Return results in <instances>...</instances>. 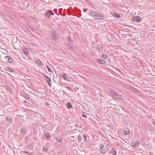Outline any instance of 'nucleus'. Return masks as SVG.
<instances>
[{
  "instance_id": "41",
  "label": "nucleus",
  "mask_w": 155,
  "mask_h": 155,
  "mask_svg": "<svg viewBox=\"0 0 155 155\" xmlns=\"http://www.w3.org/2000/svg\"><path fill=\"white\" fill-rule=\"evenodd\" d=\"M46 104H47V105H49V104H48V103H46Z\"/></svg>"
},
{
  "instance_id": "14",
  "label": "nucleus",
  "mask_w": 155,
  "mask_h": 155,
  "mask_svg": "<svg viewBox=\"0 0 155 155\" xmlns=\"http://www.w3.org/2000/svg\"><path fill=\"white\" fill-rule=\"evenodd\" d=\"M67 106L68 109L71 108L72 107L71 103L70 102H68L67 104Z\"/></svg>"
},
{
  "instance_id": "31",
  "label": "nucleus",
  "mask_w": 155,
  "mask_h": 155,
  "mask_svg": "<svg viewBox=\"0 0 155 155\" xmlns=\"http://www.w3.org/2000/svg\"><path fill=\"white\" fill-rule=\"evenodd\" d=\"M124 133L125 135H127V131L126 130H124Z\"/></svg>"
},
{
  "instance_id": "35",
  "label": "nucleus",
  "mask_w": 155,
  "mask_h": 155,
  "mask_svg": "<svg viewBox=\"0 0 155 155\" xmlns=\"http://www.w3.org/2000/svg\"><path fill=\"white\" fill-rule=\"evenodd\" d=\"M102 150L101 151V153H104L105 152L103 151L104 150Z\"/></svg>"
},
{
  "instance_id": "17",
  "label": "nucleus",
  "mask_w": 155,
  "mask_h": 155,
  "mask_svg": "<svg viewBox=\"0 0 155 155\" xmlns=\"http://www.w3.org/2000/svg\"><path fill=\"white\" fill-rule=\"evenodd\" d=\"M112 15L114 17H117V18H119L120 17V15L117 13H114V14H113Z\"/></svg>"
},
{
  "instance_id": "15",
  "label": "nucleus",
  "mask_w": 155,
  "mask_h": 155,
  "mask_svg": "<svg viewBox=\"0 0 155 155\" xmlns=\"http://www.w3.org/2000/svg\"><path fill=\"white\" fill-rule=\"evenodd\" d=\"M97 61L100 63L102 64L105 63V61L103 59H97Z\"/></svg>"
},
{
  "instance_id": "36",
  "label": "nucleus",
  "mask_w": 155,
  "mask_h": 155,
  "mask_svg": "<svg viewBox=\"0 0 155 155\" xmlns=\"http://www.w3.org/2000/svg\"><path fill=\"white\" fill-rule=\"evenodd\" d=\"M87 9H84V12H86L87 11Z\"/></svg>"
},
{
  "instance_id": "29",
  "label": "nucleus",
  "mask_w": 155,
  "mask_h": 155,
  "mask_svg": "<svg viewBox=\"0 0 155 155\" xmlns=\"http://www.w3.org/2000/svg\"><path fill=\"white\" fill-rule=\"evenodd\" d=\"M82 115L84 118H86L87 117V115L84 113L82 114Z\"/></svg>"
},
{
  "instance_id": "2",
  "label": "nucleus",
  "mask_w": 155,
  "mask_h": 155,
  "mask_svg": "<svg viewBox=\"0 0 155 155\" xmlns=\"http://www.w3.org/2000/svg\"><path fill=\"white\" fill-rule=\"evenodd\" d=\"M111 94L112 95V96L117 101H119L121 99V98L120 97V96L118 94L115 92H114L113 91H111L110 92Z\"/></svg>"
},
{
  "instance_id": "3",
  "label": "nucleus",
  "mask_w": 155,
  "mask_h": 155,
  "mask_svg": "<svg viewBox=\"0 0 155 155\" xmlns=\"http://www.w3.org/2000/svg\"><path fill=\"white\" fill-rule=\"evenodd\" d=\"M104 16H102L101 14L96 13V14L95 17L94 18L97 19L101 20L104 19Z\"/></svg>"
},
{
  "instance_id": "20",
  "label": "nucleus",
  "mask_w": 155,
  "mask_h": 155,
  "mask_svg": "<svg viewBox=\"0 0 155 155\" xmlns=\"http://www.w3.org/2000/svg\"><path fill=\"white\" fill-rule=\"evenodd\" d=\"M104 145L103 144L100 145V148L101 150H105L104 148Z\"/></svg>"
},
{
  "instance_id": "33",
  "label": "nucleus",
  "mask_w": 155,
  "mask_h": 155,
  "mask_svg": "<svg viewBox=\"0 0 155 155\" xmlns=\"http://www.w3.org/2000/svg\"><path fill=\"white\" fill-rule=\"evenodd\" d=\"M130 89L131 90H133V91H134V90H136V89L134 88V87H130Z\"/></svg>"
},
{
  "instance_id": "4",
  "label": "nucleus",
  "mask_w": 155,
  "mask_h": 155,
  "mask_svg": "<svg viewBox=\"0 0 155 155\" xmlns=\"http://www.w3.org/2000/svg\"><path fill=\"white\" fill-rule=\"evenodd\" d=\"M54 15L53 12L51 11H48L47 12L45 13V16H46V17L47 18H49L50 17L51 15Z\"/></svg>"
},
{
  "instance_id": "32",
  "label": "nucleus",
  "mask_w": 155,
  "mask_h": 155,
  "mask_svg": "<svg viewBox=\"0 0 155 155\" xmlns=\"http://www.w3.org/2000/svg\"><path fill=\"white\" fill-rule=\"evenodd\" d=\"M37 63L40 65H41V62L39 61H38V62L37 61Z\"/></svg>"
},
{
  "instance_id": "25",
  "label": "nucleus",
  "mask_w": 155,
  "mask_h": 155,
  "mask_svg": "<svg viewBox=\"0 0 155 155\" xmlns=\"http://www.w3.org/2000/svg\"><path fill=\"white\" fill-rule=\"evenodd\" d=\"M6 120H7L8 122H10L12 121V119L11 118H8L7 117L6 119Z\"/></svg>"
},
{
  "instance_id": "8",
  "label": "nucleus",
  "mask_w": 155,
  "mask_h": 155,
  "mask_svg": "<svg viewBox=\"0 0 155 155\" xmlns=\"http://www.w3.org/2000/svg\"><path fill=\"white\" fill-rule=\"evenodd\" d=\"M51 34L53 36V38L54 39V40L55 41H57L58 39V37L56 35V34L55 33V31H52Z\"/></svg>"
},
{
  "instance_id": "11",
  "label": "nucleus",
  "mask_w": 155,
  "mask_h": 155,
  "mask_svg": "<svg viewBox=\"0 0 155 155\" xmlns=\"http://www.w3.org/2000/svg\"><path fill=\"white\" fill-rule=\"evenodd\" d=\"M5 70L10 72L11 73H14V70L11 68L10 67H8L7 68L5 69Z\"/></svg>"
},
{
  "instance_id": "34",
  "label": "nucleus",
  "mask_w": 155,
  "mask_h": 155,
  "mask_svg": "<svg viewBox=\"0 0 155 155\" xmlns=\"http://www.w3.org/2000/svg\"><path fill=\"white\" fill-rule=\"evenodd\" d=\"M25 97L26 99H28V98H27V97H28H28H29L27 95H26V96Z\"/></svg>"
},
{
  "instance_id": "6",
  "label": "nucleus",
  "mask_w": 155,
  "mask_h": 155,
  "mask_svg": "<svg viewBox=\"0 0 155 155\" xmlns=\"http://www.w3.org/2000/svg\"><path fill=\"white\" fill-rule=\"evenodd\" d=\"M5 58L7 62L12 63L13 61L11 57L8 56H5Z\"/></svg>"
},
{
  "instance_id": "23",
  "label": "nucleus",
  "mask_w": 155,
  "mask_h": 155,
  "mask_svg": "<svg viewBox=\"0 0 155 155\" xmlns=\"http://www.w3.org/2000/svg\"><path fill=\"white\" fill-rule=\"evenodd\" d=\"M23 153H27L28 155H30V154H31L32 153V152H30V151H29V152H28V151H24L23 152Z\"/></svg>"
},
{
  "instance_id": "26",
  "label": "nucleus",
  "mask_w": 155,
  "mask_h": 155,
  "mask_svg": "<svg viewBox=\"0 0 155 155\" xmlns=\"http://www.w3.org/2000/svg\"><path fill=\"white\" fill-rule=\"evenodd\" d=\"M46 67L48 71H50V72H53L51 70V69L47 65Z\"/></svg>"
},
{
  "instance_id": "27",
  "label": "nucleus",
  "mask_w": 155,
  "mask_h": 155,
  "mask_svg": "<svg viewBox=\"0 0 155 155\" xmlns=\"http://www.w3.org/2000/svg\"><path fill=\"white\" fill-rule=\"evenodd\" d=\"M45 137L47 138H49L50 137V135L49 134H46L45 135Z\"/></svg>"
},
{
  "instance_id": "30",
  "label": "nucleus",
  "mask_w": 155,
  "mask_h": 155,
  "mask_svg": "<svg viewBox=\"0 0 155 155\" xmlns=\"http://www.w3.org/2000/svg\"><path fill=\"white\" fill-rule=\"evenodd\" d=\"M29 28L32 31H33V32H35L34 30L33 29V28L32 27H31L30 26H29Z\"/></svg>"
},
{
  "instance_id": "37",
  "label": "nucleus",
  "mask_w": 155,
  "mask_h": 155,
  "mask_svg": "<svg viewBox=\"0 0 155 155\" xmlns=\"http://www.w3.org/2000/svg\"><path fill=\"white\" fill-rule=\"evenodd\" d=\"M67 89H70V90H71V89L70 88H69V87H67Z\"/></svg>"
},
{
  "instance_id": "22",
  "label": "nucleus",
  "mask_w": 155,
  "mask_h": 155,
  "mask_svg": "<svg viewBox=\"0 0 155 155\" xmlns=\"http://www.w3.org/2000/svg\"><path fill=\"white\" fill-rule=\"evenodd\" d=\"M21 133L23 134H25V129L24 128H21Z\"/></svg>"
},
{
  "instance_id": "13",
  "label": "nucleus",
  "mask_w": 155,
  "mask_h": 155,
  "mask_svg": "<svg viewBox=\"0 0 155 155\" xmlns=\"http://www.w3.org/2000/svg\"><path fill=\"white\" fill-rule=\"evenodd\" d=\"M110 153L112 154V155H116L117 153L116 150L114 149V148H112V151H110Z\"/></svg>"
},
{
  "instance_id": "16",
  "label": "nucleus",
  "mask_w": 155,
  "mask_h": 155,
  "mask_svg": "<svg viewBox=\"0 0 155 155\" xmlns=\"http://www.w3.org/2000/svg\"><path fill=\"white\" fill-rule=\"evenodd\" d=\"M48 146H45L43 148V151L45 152H46L48 149Z\"/></svg>"
},
{
  "instance_id": "19",
  "label": "nucleus",
  "mask_w": 155,
  "mask_h": 155,
  "mask_svg": "<svg viewBox=\"0 0 155 155\" xmlns=\"http://www.w3.org/2000/svg\"><path fill=\"white\" fill-rule=\"evenodd\" d=\"M83 138L84 139V141L85 142H87V137L86 136L85 134L83 135Z\"/></svg>"
},
{
  "instance_id": "5",
  "label": "nucleus",
  "mask_w": 155,
  "mask_h": 155,
  "mask_svg": "<svg viewBox=\"0 0 155 155\" xmlns=\"http://www.w3.org/2000/svg\"><path fill=\"white\" fill-rule=\"evenodd\" d=\"M132 20L136 22H140L141 20V18L139 16H135L132 18Z\"/></svg>"
},
{
  "instance_id": "39",
  "label": "nucleus",
  "mask_w": 155,
  "mask_h": 155,
  "mask_svg": "<svg viewBox=\"0 0 155 155\" xmlns=\"http://www.w3.org/2000/svg\"><path fill=\"white\" fill-rule=\"evenodd\" d=\"M11 90L10 88V87H9V89H8V90Z\"/></svg>"
},
{
  "instance_id": "1",
  "label": "nucleus",
  "mask_w": 155,
  "mask_h": 155,
  "mask_svg": "<svg viewBox=\"0 0 155 155\" xmlns=\"http://www.w3.org/2000/svg\"><path fill=\"white\" fill-rule=\"evenodd\" d=\"M66 45L68 49L70 50H73L74 49V47L70 37H68L66 41Z\"/></svg>"
},
{
  "instance_id": "40",
  "label": "nucleus",
  "mask_w": 155,
  "mask_h": 155,
  "mask_svg": "<svg viewBox=\"0 0 155 155\" xmlns=\"http://www.w3.org/2000/svg\"><path fill=\"white\" fill-rule=\"evenodd\" d=\"M11 90L10 88V87H9V89H8V90Z\"/></svg>"
},
{
  "instance_id": "38",
  "label": "nucleus",
  "mask_w": 155,
  "mask_h": 155,
  "mask_svg": "<svg viewBox=\"0 0 155 155\" xmlns=\"http://www.w3.org/2000/svg\"><path fill=\"white\" fill-rule=\"evenodd\" d=\"M11 90L10 88V87H9V89H8V90Z\"/></svg>"
},
{
  "instance_id": "7",
  "label": "nucleus",
  "mask_w": 155,
  "mask_h": 155,
  "mask_svg": "<svg viewBox=\"0 0 155 155\" xmlns=\"http://www.w3.org/2000/svg\"><path fill=\"white\" fill-rule=\"evenodd\" d=\"M46 80L49 86L51 87V79L48 76H46Z\"/></svg>"
},
{
  "instance_id": "12",
  "label": "nucleus",
  "mask_w": 155,
  "mask_h": 155,
  "mask_svg": "<svg viewBox=\"0 0 155 155\" xmlns=\"http://www.w3.org/2000/svg\"><path fill=\"white\" fill-rule=\"evenodd\" d=\"M96 13V12L93 11H91L90 13V14L91 16L94 18V17H95Z\"/></svg>"
},
{
  "instance_id": "24",
  "label": "nucleus",
  "mask_w": 155,
  "mask_h": 155,
  "mask_svg": "<svg viewBox=\"0 0 155 155\" xmlns=\"http://www.w3.org/2000/svg\"><path fill=\"white\" fill-rule=\"evenodd\" d=\"M78 139L79 142H81V135H79L78 137Z\"/></svg>"
},
{
  "instance_id": "10",
  "label": "nucleus",
  "mask_w": 155,
  "mask_h": 155,
  "mask_svg": "<svg viewBox=\"0 0 155 155\" xmlns=\"http://www.w3.org/2000/svg\"><path fill=\"white\" fill-rule=\"evenodd\" d=\"M62 77L64 80L67 81L68 80L69 77L66 74H64L62 76Z\"/></svg>"
},
{
  "instance_id": "9",
  "label": "nucleus",
  "mask_w": 155,
  "mask_h": 155,
  "mask_svg": "<svg viewBox=\"0 0 155 155\" xmlns=\"http://www.w3.org/2000/svg\"><path fill=\"white\" fill-rule=\"evenodd\" d=\"M140 144V142L139 141L135 142L133 143L131 145V146L133 147L134 148H137Z\"/></svg>"
},
{
  "instance_id": "18",
  "label": "nucleus",
  "mask_w": 155,
  "mask_h": 155,
  "mask_svg": "<svg viewBox=\"0 0 155 155\" xmlns=\"http://www.w3.org/2000/svg\"><path fill=\"white\" fill-rule=\"evenodd\" d=\"M23 50L24 53L26 56H27L28 54V51H27V49H24Z\"/></svg>"
},
{
  "instance_id": "21",
  "label": "nucleus",
  "mask_w": 155,
  "mask_h": 155,
  "mask_svg": "<svg viewBox=\"0 0 155 155\" xmlns=\"http://www.w3.org/2000/svg\"><path fill=\"white\" fill-rule=\"evenodd\" d=\"M56 140L59 143H61V139L60 137L56 138Z\"/></svg>"
},
{
  "instance_id": "28",
  "label": "nucleus",
  "mask_w": 155,
  "mask_h": 155,
  "mask_svg": "<svg viewBox=\"0 0 155 155\" xmlns=\"http://www.w3.org/2000/svg\"><path fill=\"white\" fill-rule=\"evenodd\" d=\"M102 57L105 58H107V56L106 54H104L102 55Z\"/></svg>"
}]
</instances>
